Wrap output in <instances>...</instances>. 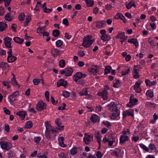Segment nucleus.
Listing matches in <instances>:
<instances>
[{
    "label": "nucleus",
    "mask_w": 158,
    "mask_h": 158,
    "mask_svg": "<svg viewBox=\"0 0 158 158\" xmlns=\"http://www.w3.org/2000/svg\"><path fill=\"white\" fill-rule=\"evenodd\" d=\"M0 145L2 149L6 150H10L12 147V144L11 143L5 141L0 142Z\"/></svg>",
    "instance_id": "f257e3e1"
},
{
    "label": "nucleus",
    "mask_w": 158,
    "mask_h": 158,
    "mask_svg": "<svg viewBox=\"0 0 158 158\" xmlns=\"http://www.w3.org/2000/svg\"><path fill=\"white\" fill-rule=\"evenodd\" d=\"M94 40H91L89 39H83V43L81 45L84 47L87 48L89 47L90 46L93 44Z\"/></svg>",
    "instance_id": "f03ea898"
},
{
    "label": "nucleus",
    "mask_w": 158,
    "mask_h": 158,
    "mask_svg": "<svg viewBox=\"0 0 158 158\" xmlns=\"http://www.w3.org/2000/svg\"><path fill=\"white\" fill-rule=\"evenodd\" d=\"M46 105L45 103L44 102L42 101H40L38 103L36 106V109L38 111L43 110L46 109Z\"/></svg>",
    "instance_id": "7ed1b4c3"
},
{
    "label": "nucleus",
    "mask_w": 158,
    "mask_h": 158,
    "mask_svg": "<svg viewBox=\"0 0 158 158\" xmlns=\"http://www.w3.org/2000/svg\"><path fill=\"white\" fill-rule=\"evenodd\" d=\"M138 101L136 98H134V95H132V96L130 97V101L127 104V106L131 107L132 106L135 105Z\"/></svg>",
    "instance_id": "20e7f679"
},
{
    "label": "nucleus",
    "mask_w": 158,
    "mask_h": 158,
    "mask_svg": "<svg viewBox=\"0 0 158 158\" xmlns=\"http://www.w3.org/2000/svg\"><path fill=\"white\" fill-rule=\"evenodd\" d=\"M127 115H130L133 117L134 116V110L130 109V110L124 111L123 113V118H125Z\"/></svg>",
    "instance_id": "39448f33"
},
{
    "label": "nucleus",
    "mask_w": 158,
    "mask_h": 158,
    "mask_svg": "<svg viewBox=\"0 0 158 158\" xmlns=\"http://www.w3.org/2000/svg\"><path fill=\"white\" fill-rule=\"evenodd\" d=\"M57 87H59L60 86H64L66 87L68 86V84L67 81L64 79H60L57 82Z\"/></svg>",
    "instance_id": "423d86ee"
},
{
    "label": "nucleus",
    "mask_w": 158,
    "mask_h": 158,
    "mask_svg": "<svg viewBox=\"0 0 158 158\" xmlns=\"http://www.w3.org/2000/svg\"><path fill=\"white\" fill-rule=\"evenodd\" d=\"M95 23H96V27L100 28H103V27L106 24V22L103 20L96 21Z\"/></svg>",
    "instance_id": "0eeeda50"
},
{
    "label": "nucleus",
    "mask_w": 158,
    "mask_h": 158,
    "mask_svg": "<svg viewBox=\"0 0 158 158\" xmlns=\"http://www.w3.org/2000/svg\"><path fill=\"white\" fill-rule=\"evenodd\" d=\"M51 54L54 57H56L57 56L60 55V52L56 48H53L51 50Z\"/></svg>",
    "instance_id": "6e6552de"
},
{
    "label": "nucleus",
    "mask_w": 158,
    "mask_h": 158,
    "mask_svg": "<svg viewBox=\"0 0 158 158\" xmlns=\"http://www.w3.org/2000/svg\"><path fill=\"white\" fill-rule=\"evenodd\" d=\"M140 83H139L138 82H136L133 87L134 89L136 92L137 93H140L142 89L140 87Z\"/></svg>",
    "instance_id": "1a4fd4ad"
},
{
    "label": "nucleus",
    "mask_w": 158,
    "mask_h": 158,
    "mask_svg": "<svg viewBox=\"0 0 158 158\" xmlns=\"http://www.w3.org/2000/svg\"><path fill=\"white\" fill-rule=\"evenodd\" d=\"M97 66L93 65L92 66V68H90L89 69V71L90 73H91L92 74H93L94 75L96 74L98 71V70L97 69Z\"/></svg>",
    "instance_id": "9d476101"
},
{
    "label": "nucleus",
    "mask_w": 158,
    "mask_h": 158,
    "mask_svg": "<svg viewBox=\"0 0 158 158\" xmlns=\"http://www.w3.org/2000/svg\"><path fill=\"white\" fill-rule=\"evenodd\" d=\"M66 74L65 75L67 77L71 76L73 71V69L71 68H65Z\"/></svg>",
    "instance_id": "9b49d317"
},
{
    "label": "nucleus",
    "mask_w": 158,
    "mask_h": 158,
    "mask_svg": "<svg viewBox=\"0 0 158 158\" xmlns=\"http://www.w3.org/2000/svg\"><path fill=\"white\" fill-rule=\"evenodd\" d=\"M128 137L127 136L121 135L120 138V143L121 144L125 142L128 141Z\"/></svg>",
    "instance_id": "f8f14e48"
},
{
    "label": "nucleus",
    "mask_w": 158,
    "mask_h": 158,
    "mask_svg": "<svg viewBox=\"0 0 158 158\" xmlns=\"http://www.w3.org/2000/svg\"><path fill=\"white\" fill-rule=\"evenodd\" d=\"M56 124L57 125V126L59 127V130H62L64 129V126L62 125V126H60V125L61 124V122L60 121V119L59 118H57L56 119L55 121Z\"/></svg>",
    "instance_id": "ddd939ff"
},
{
    "label": "nucleus",
    "mask_w": 158,
    "mask_h": 158,
    "mask_svg": "<svg viewBox=\"0 0 158 158\" xmlns=\"http://www.w3.org/2000/svg\"><path fill=\"white\" fill-rule=\"evenodd\" d=\"M90 118L94 123H96L97 122H98L99 121V117L95 114L93 115Z\"/></svg>",
    "instance_id": "4468645a"
},
{
    "label": "nucleus",
    "mask_w": 158,
    "mask_h": 158,
    "mask_svg": "<svg viewBox=\"0 0 158 158\" xmlns=\"http://www.w3.org/2000/svg\"><path fill=\"white\" fill-rule=\"evenodd\" d=\"M87 76V74H83L81 72H77L76 74L74 76V78L76 76L78 79H81L82 78L85 77Z\"/></svg>",
    "instance_id": "2eb2a0df"
},
{
    "label": "nucleus",
    "mask_w": 158,
    "mask_h": 158,
    "mask_svg": "<svg viewBox=\"0 0 158 158\" xmlns=\"http://www.w3.org/2000/svg\"><path fill=\"white\" fill-rule=\"evenodd\" d=\"M7 24L3 22H0V31H2L7 27Z\"/></svg>",
    "instance_id": "dca6fc26"
},
{
    "label": "nucleus",
    "mask_w": 158,
    "mask_h": 158,
    "mask_svg": "<svg viewBox=\"0 0 158 158\" xmlns=\"http://www.w3.org/2000/svg\"><path fill=\"white\" fill-rule=\"evenodd\" d=\"M13 40L15 42L20 44H22L24 41V40L18 37H14Z\"/></svg>",
    "instance_id": "f3484780"
},
{
    "label": "nucleus",
    "mask_w": 158,
    "mask_h": 158,
    "mask_svg": "<svg viewBox=\"0 0 158 158\" xmlns=\"http://www.w3.org/2000/svg\"><path fill=\"white\" fill-rule=\"evenodd\" d=\"M121 150L119 149L116 148L112 152V154L117 157H118L119 154V152Z\"/></svg>",
    "instance_id": "a211bd4d"
},
{
    "label": "nucleus",
    "mask_w": 158,
    "mask_h": 158,
    "mask_svg": "<svg viewBox=\"0 0 158 158\" xmlns=\"http://www.w3.org/2000/svg\"><path fill=\"white\" fill-rule=\"evenodd\" d=\"M17 115H19L21 117V119L22 120H23L25 117V113L23 111H19L16 113Z\"/></svg>",
    "instance_id": "6ab92c4d"
},
{
    "label": "nucleus",
    "mask_w": 158,
    "mask_h": 158,
    "mask_svg": "<svg viewBox=\"0 0 158 158\" xmlns=\"http://www.w3.org/2000/svg\"><path fill=\"white\" fill-rule=\"evenodd\" d=\"M101 39L104 41H108L110 39V37L109 35L105 34L101 36Z\"/></svg>",
    "instance_id": "aec40b11"
},
{
    "label": "nucleus",
    "mask_w": 158,
    "mask_h": 158,
    "mask_svg": "<svg viewBox=\"0 0 158 158\" xmlns=\"http://www.w3.org/2000/svg\"><path fill=\"white\" fill-rule=\"evenodd\" d=\"M117 104H116V103H115L114 102H112L110 104L107 106V107L108 109L111 111L112 108L113 107H114V106L115 107L117 106Z\"/></svg>",
    "instance_id": "412c9836"
},
{
    "label": "nucleus",
    "mask_w": 158,
    "mask_h": 158,
    "mask_svg": "<svg viewBox=\"0 0 158 158\" xmlns=\"http://www.w3.org/2000/svg\"><path fill=\"white\" fill-rule=\"evenodd\" d=\"M0 67L3 69H5L7 68H9L10 66L8 63L2 62L0 64Z\"/></svg>",
    "instance_id": "4be33fe9"
},
{
    "label": "nucleus",
    "mask_w": 158,
    "mask_h": 158,
    "mask_svg": "<svg viewBox=\"0 0 158 158\" xmlns=\"http://www.w3.org/2000/svg\"><path fill=\"white\" fill-rule=\"evenodd\" d=\"M17 59V57L15 56H13L12 55L11 56H10L8 59L7 57V60L9 63H12L15 61Z\"/></svg>",
    "instance_id": "5701e85b"
},
{
    "label": "nucleus",
    "mask_w": 158,
    "mask_h": 158,
    "mask_svg": "<svg viewBox=\"0 0 158 158\" xmlns=\"http://www.w3.org/2000/svg\"><path fill=\"white\" fill-rule=\"evenodd\" d=\"M112 68L110 66H106L104 69V75H106L109 73L111 70Z\"/></svg>",
    "instance_id": "b1692460"
},
{
    "label": "nucleus",
    "mask_w": 158,
    "mask_h": 158,
    "mask_svg": "<svg viewBox=\"0 0 158 158\" xmlns=\"http://www.w3.org/2000/svg\"><path fill=\"white\" fill-rule=\"evenodd\" d=\"M138 69H134L133 70V74L134 75V78L135 79L138 78L139 77V75L137 72Z\"/></svg>",
    "instance_id": "393cba45"
},
{
    "label": "nucleus",
    "mask_w": 158,
    "mask_h": 158,
    "mask_svg": "<svg viewBox=\"0 0 158 158\" xmlns=\"http://www.w3.org/2000/svg\"><path fill=\"white\" fill-rule=\"evenodd\" d=\"M32 126V122L31 121H28L26 123L25 126L26 128H30Z\"/></svg>",
    "instance_id": "a878e982"
},
{
    "label": "nucleus",
    "mask_w": 158,
    "mask_h": 158,
    "mask_svg": "<svg viewBox=\"0 0 158 158\" xmlns=\"http://www.w3.org/2000/svg\"><path fill=\"white\" fill-rule=\"evenodd\" d=\"M10 83L11 85H18V87H20V85L17 83L15 79L12 78L11 81H10Z\"/></svg>",
    "instance_id": "bb28decb"
},
{
    "label": "nucleus",
    "mask_w": 158,
    "mask_h": 158,
    "mask_svg": "<svg viewBox=\"0 0 158 158\" xmlns=\"http://www.w3.org/2000/svg\"><path fill=\"white\" fill-rule=\"evenodd\" d=\"M10 13H7L5 16L4 18L5 20L9 21H11L12 20V19L11 18L10 16Z\"/></svg>",
    "instance_id": "cd10ccee"
},
{
    "label": "nucleus",
    "mask_w": 158,
    "mask_h": 158,
    "mask_svg": "<svg viewBox=\"0 0 158 158\" xmlns=\"http://www.w3.org/2000/svg\"><path fill=\"white\" fill-rule=\"evenodd\" d=\"M59 31L57 29L54 30L52 31V35L55 37H57L60 35Z\"/></svg>",
    "instance_id": "c85d7f7f"
},
{
    "label": "nucleus",
    "mask_w": 158,
    "mask_h": 158,
    "mask_svg": "<svg viewBox=\"0 0 158 158\" xmlns=\"http://www.w3.org/2000/svg\"><path fill=\"white\" fill-rule=\"evenodd\" d=\"M146 95L152 98L153 97V92L151 90H148L146 93Z\"/></svg>",
    "instance_id": "c756f323"
},
{
    "label": "nucleus",
    "mask_w": 158,
    "mask_h": 158,
    "mask_svg": "<svg viewBox=\"0 0 158 158\" xmlns=\"http://www.w3.org/2000/svg\"><path fill=\"white\" fill-rule=\"evenodd\" d=\"M107 94L108 92L106 89H105L101 92H99L98 93V95L101 96H103L105 95H107Z\"/></svg>",
    "instance_id": "7c9ffc66"
},
{
    "label": "nucleus",
    "mask_w": 158,
    "mask_h": 158,
    "mask_svg": "<svg viewBox=\"0 0 158 158\" xmlns=\"http://www.w3.org/2000/svg\"><path fill=\"white\" fill-rule=\"evenodd\" d=\"M65 63L63 60H61L59 62V65L61 68H64L65 66Z\"/></svg>",
    "instance_id": "2f4dec72"
},
{
    "label": "nucleus",
    "mask_w": 158,
    "mask_h": 158,
    "mask_svg": "<svg viewBox=\"0 0 158 158\" xmlns=\"http://www.w3.org/2000/svg\"><path fill=\"white\" fill-rule=\"evenodd\" d=\"M115 81V82H114L113 86L116 88L118 87V85L120 84V81L118 80H115L114 81Z\"/></svg>",
    "instance_id": "473e14b6"
},
{
    "label": "nucleus",
    "mask_w": 158,
    "mask_h": 158,
    "mask_svg": "<svg viewBox=\"0 0 158 158\" xmlns=\"http://www.w3.org/2000/svg\"><path fill=\"white\" fill-rule=\"evenodd\" d=\"M119 35L120 38L121 39H123L125 38H127V36H125L124 32H119Z\"/></svg>",
    "instance_id": "72a5a7b5"
},
{
    "label": "nucleus",
    "mask_w": 158,
    "mask_h": 158,
    "mask_svg": "<svg viewBox=\"0 0 158 158\" xmlns=\"http://www.w3.org/2000/svg\"><path fill=\"white\" fill-rule=\"evenodd\" d=\"M79 94L80 96H83L84 95H88L87 89L86 88L85 89H83V91L79 93Z\"/></svg>",
    "instance_id": "f704fd0d"
},
{
    "label": "nucleus",
    "mask_w": 158,
    "mask_h": 158,
    "mask_svg": "<svg viewBox=\"0 0 158 158\" xmlns=\"http://www.w3.org/2000/svg\"><path fill=\"white\" fill-rule=\"evenodd\" d=\"M25 17V15L24 13H21L19 16V19L20 21H23L24 19V18Z\"/></svg>",
    "instance_id": "c9c22d12"
},
{
    "label": "nucleus",
    "mask_w": 158,
    "mask_h": 158,
    "mask_svg": "<svg viewBox=\"0 0 158 158\" xmlns=\"http://www.w3.org/2000/svg\"><path fill=\"white\" fill-rule=\"evenodd\" d=\"M40 80L38 78H35L33 80V82L35 85H37L40 82Z\"/></svg>",
    "instance_id": "e433bc0d"
},
{
    "label": "nucleus",
    "mask_w": 158,
    "mask_h": 158,
    "mask_svg": "<svg viewBox=\"0 0 158 158\" xmlns=\"http://www.w3.org/2000/svg\"><path fill=\"white\" fill-rule=\"evenodd\" d=\"M45 126L46 127V130H50L51 128L52 127L51 125L48 123V121L45 122Z\"/></svg>",
    "instance_id": "4c0bfd02"
},
{
    "label": "nucleus",
    "mask_w": 158,
    "mask_h": 158,
    "mask_svg": "<svg viewBox=\"0 0 158 158\" xmlns=\"http://www.w3.org/2000/svg\"><path fill=\"white\" fill-rule=\"evenodd\" d=\"M84 142L86 144H89L91 142L90 139L87 137H85L84 138Z\"/></svg>",
    "instance_id": "58836bf2"
},
{
    "label": "nucleus",
    "mask_w": 158,
    "mask_h": 158,
    "mask_svg": "<svg viewBox=\"0 0 158 158\" xmlns=\"http://www.w3.org/2000/svg\"><path fill=\"white\" fill-rule=\"evenodd\" d=\"M50 130H46L45 132V136L46 137L49 139L50 138Z\"/></svg>",
    "instance_id": "ea45409f"
},
{
    "label": "nucleus",
    "mask_w": 158,
    "mask_h": 158,
    "mask_svg": "<svg viewBox=\"0 0 158 158\" xmlns=\"http://www.w3.org/2000/svg\"><path fill=\"white\" fill-rule=\"evenodd\" d=\"M69 93L67 91H64L62 93V95L65 98H67L69 96Z\"/></svg>",
    "instance_id": "a19ab883"
},
{
    "label": "nucleus",
    "mask_w": 158,
    "mask_h": 158,
    "mask_svg": "<svg viewBox=\"0 0 158 158\" xmlns=\"http://www.w3.org/2000/svg\"><path fill=\"white\" fill-rule=\"evenodd\" d=\"M12 39L9 37L6 36L4 39V43H11V40Z\"/></svg>",
    "instance_id": "79ce46f5"
},
{
    "label": "nucleus",
    "mask_w": 158,
    "mask_h": 158,
    "mask_svg": "<svg viewBox=\"0 0 158 158\" xmlns=\"http://www.w3.org/2000/svg\"><path fill=\"white\" fill-rule=\"evenodd\" d=\"M77 148L76 147L73 148L70 151V152L72 155H75L77 153Z\"/></svg>",
    "instance_id": "37998d69"
},
{
    "label": "nucleus",
    "mask_w": 158,
    "mask_h": 158,
    "mask_svg": "<svg viewBox=\"0 0 158 158\" xmlns=\"http://www.w3.org/2000/svg\"><path fill=\"white\" fill-rule=\"evenodd\" d=\"M140 147L143 148L144 150L145 151H146V152H148L149 151V149L148 148L146 147L145 145L144 144L141 143L140 144Z\"/></svg>",
    "instance_id": "c03bdc74"
},
{
    "label": "nucleus",
    "mask_w": 158,
    "mask_h": 158,
    "mask_svg": "<svg viewBox=\"0 0 158 158\" xmlns=\"http://www.w3.org/2000/svg\"><path fill=\"white\" fill-rule=\"evenodd\" d=\"M56 46L58 47L61 46L63 44L62 41L60 40H58L56 43Z\"/></svg>",
    "instance_id": "a18cd8bd"
},
{
    "label": "nucleus",
    "mask_w": 158,
    "mask_h": 158,
    "mask_svg": "<svg viewBox=\"0 0 158 158\" xmlns=\"http://www.w3.org/2000/svg\"><path fill=\"white\" fill-rule=\"evenodd\" d=\"M96 153V156L98 158H101L103 156V155L100 151H98Z\"/></svg>",
    "instance_id": "49530a36"
},
{
    "label": "nucleus",
    "mask_w": 158,
    "mask_h": 158,
    "mask_svg": "<svg viewBox=\"0 0 158 158\" xmlns=\"http://www.w3.org/2000/svg\"><path fill=\"white\" fill-rule=\"evenodd\" d=\"M63 24L66 26H68L69 25L68 19H64L63 20Z\"/></svg>",
    "instance_id": "de8ad7c7"
},
{
    "label": "nucleus",
    "mask_w": 158,
    "mask_h": 158,
    "mask_svg": "<svg viewBox=\"0 0 158 158\" xmlns=\"http://www.w3.org/2000/svg\"><path fill=\"white\" fill-rule=\"evenodd\" d=\"M148 39H149L148 40V42L152 46V48L155 47L156 46V45L154 44V41L152 40H150V38Z\"/></svg>",
    "instance_id": "09e8293b"
},
{
    "label": "nucleus",
    "mask_w": 158,
    "mask_h": 158,
    "mask_svg": "<svg viewBox=\"0 0 158 158\" xmlns=\"http://www.w3.org/2000/svg\"><path fill=\"white\" fill-rule=\"evenodd\" d=\"M31 15H26V21H27V23H29L31 20Z\"/></svg>",
    "instance_id": "8fccbe9b"
},
{
    "label": "nucleus",
    "mask_w": 158,
    "mask_h": 158,
    "mask_svg": "<svg viewBox=\"0 0 158 158\" xmlns=\"http://www.w3.org/2000/svg\"><path fill=\"white\" fill-rule=\"evenodd\" d=\"M59 156L61 158H65L66 157V155L63 152H61L58 154Z\"/></svg>",
    "instance_id": "3c124183"
},
{
    "label": "nucleus",
    "mask_w": 158,
    "mask_h": 158,
    "mask_svg": "<svg viewBox=\"0 0 158 158\" xmlns=\"http://www.w3.org/2000/svg\"><path fill=\"white\" fill-rule=\"evenodd\" d=\"M100 133L99 131H97L96 132L94 135L95 137L97 139H98L99 137H101V136L100 135Z\"/></svg>",
    "instance_id": "603ef678"
},
{
    "label": "nucleus",
    "mask_w": 158,
    "mask_h": 158,
    "mask_svg": "<svg viewBox=\"0 0 158 158\" xmlns=\"http://www.w3.org/2000/svg\"><path fill=\"white\" fill-rule=\"evenodd\" d=\"M102 123L104 125L106 126L107 127H109L111 126V124L107 121H103Z\"/></svg>",
    "instance_id": "864d4df0"
},
{
    "label": "nucleus",
    "mask_w": 158,
    "mask_h": 158,
    "mask_svg": "<svg viewBox=\"0 0 158 158\" xmlns=\"http://www.w3.org/2000/svg\"><path fill=\"white\" fill-rule=\"evenodd\" d=\"M40 140L41 138L39 137H35L34 138V142L37 143L38 144L40 141Z\"/></svg>",
    "instance_id": "5fc2aeb1"
},
{
    "label": "nucleus",
    "mask_w": 158,
    "mask_h": 158,
    "mask_svg": "<svg viewBox=\"0 0 158 158\" xmlns=\"http://www.w3.org/2000/svg\"><path fill=\"white\" fill-rule=\"evenodd\" d=\"M130 71V68H129L127 69V71H125V72L122 71V73H121L122 75V76L125 75H126Z\"/></svg>",
    "instance_id": "6e6d98bb"
},
{
    "label": "nucleus",
    "mask_w": 158,
    "mask_h": 158,
    "mask_svg": "<svg viewBox=\"0 0 158 158\" xmlns=\"http://www.w3.org/2000/svg\"><path fill=\"white\" fill-rule=\"evenodd\" d=\"M77 53L80 56L82 57L85 55V53L83 51H79Z\"/></svg>",
    "instance_id": "4d7b16f0"
},
{
    "label": "nucleus",
    "mask_w": 158,
    "mask_h": 158,
    "mask_svg": "<svg viewBox=\"0 0 158 158\" xmlns=\"http://www.w3.org/2000/svg\"><path fill=\"white\" fill-rule=\"evenodd\" d=\"M4 10L2 6H0V15H3L4 14Z\"/></svg>",
    "instance_id": "13d9d810"
},
{
    "label": "nucleus",
    "mask_w": 158,
    "mask_h": 158,
    "mask_svg": "<svg viewBox=\"0 0 158 158\" xmlns=\"http://www.w3.org/2000/svg\"><path fill=\"white\" fill-rule=\"evenodd\" d=\"M15 154L13 152L11 151H10L8 153V157L9 158H11L12 157L14 156L15 155Z\"/></svg>",
    "instance_id": "bf43d9fd"
},
{
    "label": "nucleus",
    "mask_w": 158,
    "mask_h": 158,
    "mask_svg": "<svg viewBox=\"0 0 158 158\" xmlns=\"http://www.w3.org/2000/svg\"><path fill=\"white\" fill-rule=\"evenodd\" d=\"M108 141H112L115 140V138L114 137L113 135H110L108 137Z\"/></svg>",
    "instance_id": "052dcab7"
},
{
    "label": "nucleus",
    "mask_w": 158,
    "mask_h": 158,
    "mask_svg": "<svg viewBox=\"0 0 158 158\" xmlns=\"http://www.w3.org/2000/svg\"><path fill=\"white\" fill-rule=\"evenodd\" d=\"M51 101L52 103L54 105H56L57 102V101H56L52 96H51Z\"/></svg>",
    "instance_id": "680f3d73"
},
{
    "label": "nucleus",
    "mask_w": 158,
    "mask_h": 158,
    "mask_svg": "<svg viewBox=\"0 0 158 158\" xmlns=\"http://www.w3.org/2000/svg\"><path fill=\"white\" fill-rule=\"evenodd\" d=\"M3 110L4 112L6 114L10 115V112L9 110L6 109V108L4 107Z\"/></svg>",
    "instance_id": "e2e57ef3"
},
{
    "label": "nucleus",
    "mask_w": 158,
    "mask_h": 158,
    "mask_svg": "<svg viewBox=\"0 0 158 158\" xmlns=\"http://www.w3.org/2000/svg\"><path fill=\"white\" fill-rule=\"evenodd\" d=\"M11 0H6L5 1V5L6 7H7L10 4Z\"/></svg>",
    "instance_id": "0e129e2a"
},
{
    "label": "nucleus",
    "mask_w": 158,
    "mask_h": 158,
    "mask_svg": "<svg viewBox=\"0 0 158 158\" xmlns=\"http://www.w3.org/2000/svg\"><path fill=\"white\" fill-rule=\"evenodd\" d=\"M9 51L7 52V53L8 54V59L10 57V56H11L12 55V50L11 48H10L9 49Z\"/></svg>",
    "instance_id": "69168bd1"
},
{
    "label": "nucleus",
    "mask_w": 158,
    "mask_h": 158,
    "mask_svg": "<svg viewBox=\"0 0 158 158\" xmlns=\"http://www.w3.org/2000/svg\"><path fill=\"white\" fill-rule=\"evenodd\" d=\"M15 97L12 94L10 95L9 97L10 100L11 102H13L15 100Z\"/></svg>",
    "instance_id": "338daca9"
},
{
    "label": "nucleus",
    "mask_w": 158,
    "mask_h": 158,
    "mask_svg": "<svg viewBox=\"0 0 158 158\" xmlns=\"http://www.w3.org/2000/svg\"><path fill=\"white\" fill-rule=\"evenodd\" d=\"M149 149L151 150H154L155 149H156V148H155L154 144H152V143H151L149 145Z\"/></svg>",
    "instance_id": "774afa93"
}]
</instances>
